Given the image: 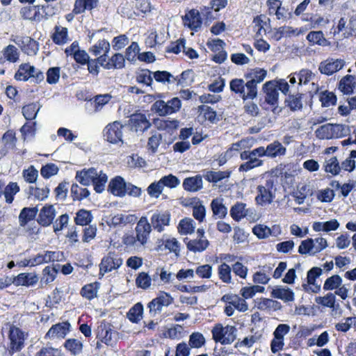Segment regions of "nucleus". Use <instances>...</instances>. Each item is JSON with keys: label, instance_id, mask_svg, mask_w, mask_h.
I'll list each match as a JSON object with an SVG mask.
<instances>
[{"label": "nucleus", "instance_id": "f257e3e1", "mask_svg": "<svg viewBox=\"0 0 356 356\" xmlns=\"http://www.w3.org/2000/svg\"><path fill=\"white\" fill-rule=\"evenodd\" d=\"M266 75V70L254 68L245 74V83L241 79H232L229 83L230 90L244 101L254 99L257 96V84L262 82Z\"/></svg>", "mask_w": 356, "mask_h": 356}, {"label": "nucleus", "instance_id": "f03ea898", "mask_svg": "<svg viewBox=\"0 0 356 356\" xmlns=\"http://www.w3.org/2000/svg\"><path fill=\"white\" fill-rule=\"evenodd\" d=\"M237 329L232 325L223 326L220 323L216 324L211 330L213 339L222 345L232 343L236 338Z\"/></svg>", "mask_w": 356, "mask_h": 356}, {"label": "nucleus", "instance_id": "7ed1b4c3", "mask_svg": "<svg viewBox=\"0 0 356 356\" xmlns=\"http://www.w3.org/2000/svg\"><path fill=\"white\" fill-rule=\"evenodd\" d=\"M257 191L258 194L255 197V201L259 205L264 206L273 202L275 197L273 179H267L264 184L257 186Z\"/></svg>", "mask_w": 356, "mask_h": 356}, {"label": "nucleus", "instance_id": "20e7f679", "mask_svg": "<svg viewBox=\"0 0 356 356\" xmlns=\"http://www.w3.org/2000/svg\"><path fill=\"white\" fill-rule=\"evenodd\" d=\"M119 333L112 328V325L105 321L101 322L97 330V339L106 346L114 347L118 341Z\"/></svg>", "mask_w": 356, "mask_h": 356}, {"label": "nucleus", "instance_id": "39448f33", "mask_svg": "<svg viewBox=\"0 0 356 356\" xmlns=\"http://www.w3.org/2000/svg\"><path fill=\"white\" fill-rule=\"evenodd\" d=\"M181 106V100L174 97L167 102L163 100H157L153 105L152 110L160 116L170 115L179 111Z\"/></svg>", "mask_w": 356, "mask_h": 356}, {"label": "nucleus", "instance_id": "423d86ee", "mask_svg": "<svg viewBox=\"0 0 356 356\" xmlns=\"http://www.w3.org/2000/svg\"><path fill=\"white\" fill-rule=\"evenodd\" d=\"M174 298L166 292L161 291L159 295L152 299L147 305L149 312L152 317H154L162 311L163 307H168L172 304Z\"/></svg>", "mask_w": 356, "mask_h": 356}, {"label": "nucleus", "instance_id": "0eeeda50", "mask_svg": "<svg viewBox=\"0 0 356 356\" xmlns=\"http://www.w3.org/2000/svg\"><path fill=\"white\" fill-rule=\"evenodd\" d=\"M10 346L8 353L13 355L24 347L25 333L19 327L12 326L9 330Z\"/></svg>", "mask_w": 356, "mask_h": 356}, {"label": "nucleus", "instance_id": "6e6552de", "mask_svg": "<svg viewBox=\"0 0 356 356\" xmlns=\"http://www.w3.org/2000/svg\"><path fill=\"white\" fill-rule=\"evenodd\" d=\"M250 161H245L239 165V172H248L264 165V161L259 158L265 156L264 147L261 146L252 150H250Z\"/></svg>", "mask_w": 356, "mask_h": 356}, {"label": "nucleus", "instance_id": "1a4fd4ad", "mask_svg": "<svg viewBox=\"0 0 356 356\" xmlns=\"http://www.w3.org/2000/svg\"><path fill=\"white\" fill-rule=\"evenodd\" d=\"M122 263L123 260L118 252H109L102 259L99 264L100 272L106 273L118 269Z\"/></svg>", "mask_w": 356, "mask_h": 356}, {"label": "nucleus", "instance_id": "9d476101", "mask_svg": "<svg viewBox=\"0 0 356 356\" xmlns=\"http://www.w3.org/2000/svg\"><path fill=\"white\" fill-rule=\"evenodd\" d=\"M151 231V225L147 218L142 216L135 227L136 238L139 242L140 246H143L147 243Z\"/></svg>", "mask_w": 356, "mask_h": 356}, {"label": "nucleus", "instance_id": "9b49d317", "mask_svg": "<svg viewBox=\"0 0 356 356\" xmlns=\"http://www.w3.org/2000/svg\"><path fill=\"white\" fill-rule=\"evenodd\" d=\"M124 126L118 121L108 124L104 129L105 139L111 143L122 141V129Z\"/></svg>", "mask_w": 356, "mask_h": 356}, {"label": "nucleus", "instance_id": "f8f14e48", "mask_svg": "<svg viewBox=\"0 0 356 356\" xmlns=\"http://www.w3.org/2000/svg\"><path fill=\"white\" fill-rule=\"evenodd\" d=\"M171 216L169 211H156L150 218V225L155 231L162 232L170 225Z\"/></svg>", "mask_w": 356, "mask_h": 356}, {"label": "nucleus", "instance_id": "ddd939ff", "mask_svg": "<svg viewBox=\"0 0 356 356\" xmlns=\"http://www.w3.org/2000/svg\"><path fill=\"white\" fill-rule=\"evenodd\" d=\"M13 41L28 56H34L39 49L38 42L29 36H17Z\"/></svg>", "mask_w": 356, "mask_h": 356}, {"label": "nucleus", "instance_id": "4468645a", "mask_svg": "<svg viewBox=\"0 0 356 356\" xmlns=\"http://www.w3.org/2000/svg\"><path fill=\"white\" fill-rule=\"evenodd\" d=\"M344 65V60L329 58L320 63L318 70L321 74L330 76L339 71Z\"/></svg>", "mask_w": 356, "mask_h": 356}, {"label": "nucleus", "instance_id": "2eb2a0df", "mask_svg": "<svg viewBox=\"0 0 356 356\" xmlns=\"http://www.w3.org/2000/svg\"><path fill=\"white\" fill-rule=\"evenodd\" d=\"M129 124L131 129L136 132H144L151 126V123L147 119L146 115L143 113H135L131 115L129 119Z\"/></svg>", "mask_w": 356, "mask_h": 356}, {"label": "nucleus", "instance_id": "dca6fc26", "mask_svg": "<svg viewBox=\"0 0 356 356\" xmlns=\"http://www.w3.org/2000/svg\"><path fill=\"white\" fill-rule=\"evenodd\" d=\"M56 214V212L54 205L45 204L41 209L37 221L40 225L47 227L53 222Z\"/></svg>", "mask_w": 356, "mask_h": 356}, {"label": "nucleus", "instance_id": "f3484780", "mask_svg": "<svg viewBox=\"0 0 356 356\" xmlns=\"http://www.w3.org/2000/svg\"><path fill=\"white\" fill-rule=\"evenodd\" d=\"M183 20L185 26L195 31H197L202 24L200 13L195 9H192L187 13L183 17Z\"/></svg>", "mask_w": 356, "mask_h": 356}, {"label": "nucleus", "instance_id": "a211bd4d", "mask_svg": "<svg viewBox=\"0 0 356 356\" xmlns=\"http://www.w3.org/2000/svg\"><path fill=\"white\" fill-rule=\"evenodd\" d=\"M127 182L120 176L113 178L108 184V191L115 196L124 197Z\"/></svg>", "mask_w": 356, "mask_h": 356}, {"label": "nucleus", "instance_id": "6ab92c4d", "mask_svg": "<svg viewBox=\"0 0 356 356\" xmlns=\"http://www.w3.org/2000/svg\"><path fill=\"white\" fill-rule=\"evenodd\" d=\"M111 99V96L107 94L97 95L89 103L86 104V108L90 113L99 112Z\"/></svg>", "mask_w": 356, "mask_h": 356}, {"label": "nucleus", "instance_id": "aec40b11", "mask_svg": "<svg viewBox=\"0 0 356 356\" xmlns=\"http://www.w3.org/2000/svg\"><path fill=\"white\" fill-rule=\"evenodd\" d=\"M286 153V147L278 140H275L264 147V156L270 159L284 156Z\"/></svg>", "mask_w": 356, "mask_h": 356}, {"label": "nucleus", "instance_id": "412c9836", "mask_svg": "<svg viewBox=\"0 0 356 356\" xmlns=\"http://www.w3.org/2000/svg\"><path fill=\"white\" fill-rule=\"evenodd\" d=\"M68 322L59 323L52 325L45 335V338H64L70 330Z\"/></svg>", "mask_w": 356, "mask_h": 356}, {"label": "nucleus", "instance_id": "4be33fe9", "mask_svg": "<svg viewBox=\"0 0 356 356\" xmlns=\"http://www.w3.org/2000/svg\"><path fill=\"white\" fill-rule=\"evenodd\" d=\"M263 90L266 93L265 102L276 106L278 103L279 92L272 81H267L263 86Z\"/></svg>", "mask_w": 356, "mask_h": 356}, {"label": "nucleus", "instance_id": "5701e85b", "mask_svg": "<svg viewBox=\"0 0 356 356\" xmlns=\"http://www.w3.org/2000/svg\"><path fill=\"white\" fill-rule=\"evenodd\" d=\"M221 300L229 305H232V307H234L239 312H244L248 309V304L245 300L237 295L225 294L222 297Z\"/></svg>", "mask_w": 356, "mask_h": 356}, {"label": "nucleus", "instance_id": "b1692460", "mask_svg": "<svg viewBox=\"0 0 356 356\" xmlns=\"http://www.w3.org/2000/svg\"><path fill=\"white\" fill-rule=\"evenodd\" d=\"M98 172L97 170L94 168L83 170L76 172V179L82 185L88 186L92 183Z\"/></svg>", "mask_w": 356, "mask_h": 356}, {"label": "nucleus", "instance_id": "393cba45", "mask_svg": "<svg viewBox=\"0 0 356 356\" xmlns=\"http://www.w3.org/2000/svg\"><path fill=\"white\" fill-rule=\"evenodd\" d=\"M340 33H342L341 36L343 38H348L352 35L351 29L347 25V19L345 17L340 18L337 26H333L331 29L330 34L335 37L339 35Z\"/></svg>", "mask_w": 356, "mask_h": 356}, {"label": "nucleus", "instance_id": "a878e982", "mask_svg": "<svg viewBox=\"0 0 356 356\" xmlns=\"http://www.w3.org/2000/svg\"><path fill=\"white\" fill-rule=\"evenodd\" d=\"M99 5V0H75L74 13L82 14L86 10H92Z\"/></svg>", "mask_w": 356, "mask_h": 356}, {"label": "nucleus", "instance_id": "bb28decb", "mask_svg": "<svg viewBox=\"0 0 356 356\" xmlns=\"http://www.w3.org/2000/svg\"><path fill=\"white\" fill-rule=\"evenodd\" d=\"M302 96L303 94L298 92L295 95H289L284 100L286 106L293 112L301 111L303 107Z\"/></svg>", "mask_w": 356, "mask_h": 356}, {"label": "nucleus", "instance_id": "cd10ccee", "mask_svg": "<svg viewBox=\"0 0 356 356\" xmlns=\"http://www.w3.org/2000/svg\"><path fill=\"white\" fill-rule=\"evenodd\" d=\"M183 188L185 191L189 192H197L202 188V178L201 175L187 177L184 179Z\"/></svg>", "mask_w": 356, "mask_h": 356}, {"label": "nucleus", "instance_id": "c85d7f7f", "mask_svg": "<svg viewBox=\"0 0 356 356\" xmlns=\"http://www.w3.org/2000/svg\"><path fill=\"white\" fill-rule=\"evenodd\" d=\"M38 212V207H24L19 215V222L21 227L26 226L29 222L35 219Z\"/></svg>", "mask_w": 356, "mask_h": 356}, {"label": "nucleus", "instance_id": "c756f323", "mask_svg": "<svg viewBox=\"0 0 356 356\" xmlns=\"http://www.w3.org/2000/svg\"><path fill=\"white\" fill-rule=\"evenodd\" d=\"M232 174L231 170H225V171H213V170H207L204 174V179L211 183H217L223 179H229Z\"/></svg>", "mask_w": 356, "mask_h": 356}, {"label": "nucleus", "instance_id": "7c9ffc66", "mask_svg": "<svg viewBox=\"0 0 356 356\" xmlns=\"http://www.w3.org/2000/svg\"><path fill=\"white\" fill-rule=\"evenodd\" d=\"M38 277L31 273H20L14 278L13 284L16 286H33L38 282Z\"/></svg>", "mask_w": 356, "mask_h": 356}, {"label": "nucleus", "instance_id": "2f4dec72", "mask_svg": "<svg viewBox=\"0 0 356 356\" xmlns=\"http://www.w3.org/2000/svg\"><path fill=\"white\" fill-rule=\"evenodd\" d=\"M68 30L65 27L56 26L51 35L52 41L58 45H63L67 42Z\"/></svg>", "mask_w": 356, "mask_h": 356}, {"label": "nucleus", "instance_id": "473e14b6", "mask_svg": "<svg viewBox=\"0 0 356 356\" xmlns=\"http://www.w3.org/2000/svg\"><path fill=\"white\" fill-rule=\"evenodd\" d=\"M209 245V242L207 238H195L189 240L186 243L188 250L193 252H201L205 250Z\"/></svg>", "mask_w": 356, "mask_h": 356}, {"label": "nucleus", "instance_id": "72a5a7b5", "mask_svg": "<svg viewBox=\"0 0 356 356\" xmlns=\"http://www.w3.org/2000/svg\"><path fill=\"white\" fill-rule=\"evenodd\" d=\"M137 218L135 215L118 213L111 219L110 224L114 227L134 223Z\"/></svg>", "mask_w": 356, "mask_h": 356}, {"label": "nucleus", "instance_id": "f704fd0d", "mask_svg": "<svg viewBox=\"0 0 356 356\" xmlns=\"http://www.w3.org/2000/svg\"><path fill=\"white\" fill-rule=\"evenodd\" d=\"M63 346L70 353L71 355L76 356L79 355L83 350L82 342L76 339H67Z\"/></svg>", "mask_w": 356, "mask_h": 356}, {"label": "nucleus", "instance_id": "c9c22d12", "mask_svg": "<svg viewBox=\"0 0 356 356\" xmlns=\"http://www.w3.org/2000/svg\"><path fill=\"white\" fill-rule=\"evenodd\" d=\"M40 108L39 102L30 103L22 107V114L26 120H33L36 118Z\"/></svg>", "mask_w": 356, "mask_h": 356}, {"label": "nucleus", "instance_id": "e433bc0d", "mask_svg": "<svg viewBox=\"0 0 356 356\" xmlns=\"http://www.w3.org/2000/svg\"><path fill=\"white\" fill-rule=\"evenodd\" d=\"M211 207L213 216L217 218H223L227 213V209L223 204L222 199H213L211 201Z\"/></svg>", "mask_w": 356, "mask_h": 356}, {"label": "nucleus", "instance_id": "4c0bfd02", "mask_svg": "<svg viewBox=\"0 0 356 356\" xmlns=\"http://www.w3.org/2000/svg\"><path fill=\"white\" fill-rule=\"evenodd\" d=\"M246 204L243 202H237L232 207L230 216L235 221H239L248 215V210L245 209Z\"/></svg>", "mask_w": 356, "mask_h": 356}, {"label": "nucleus", "instance_id": "58836bf2", "mask_svg": "<svg viewBox=\"0 0 356 356\" xmlns=\"http://www.w3.org/2000/svg\"><path fill=\"white\" fill-rule=\"evenodd\" d=\"M272 296L275 298L281 299L285 302H291L294 300V293L290 289H285L281 286L274 289L272 291Z\"/></svg>", "mask_w": 356, "mask_h": 356}, {"label": "nucleus", "instance_id": "ea45409f", "mask_svg": "<svg viewBox=\"0 0 356 356\" xmlns=\"http://www.w3.org/2000/svg\"><path fill=\"white\" fill-rule=\"evenodd\" d=\"M323 273V270L319 267H313L308 270L307 275V283L309 285L314 286V289L312 290L314 293H317L321 289L320 285L316 284V280Z\"/></svg>", "mask_w": 356, "mask_h": 356}, {"label": "nucleus", "instance_id": "a19ab883", "mask_svg": "<svg viewBox=\"0 0 356 356\" xmlns=\"http://www.w3.org/2000/svg\"><path fill=\"white\" fill-rule=\"evenodd\" d=\"M336 296L332 293H328L325 296H318L315 298V302L324 307L332 308L333 310L337 309L339 305H335Z\"/></svg>", "mask_w": 356, "mask_h": 356}, {"label": "nucleus", "instance_id": "79ce46f5", "mask_svg": "<svg viewBox=\"0 0 356 356\" xmlns=\"http://www.w3.org/2000/svg\"><path fill=\"white\" fill-rule=\"evenodd\" d=\"M125 58L124 56L120 53H116L108 60L105 69H122L124 67Z\"/></svg>", "mask_w": 356, "mask_h": 356}, {"label": "nucleus", "instance_id": "37998d69", "mask_svg": "<svg viewBox=\"0 0 356 356\" xmlns=\"http://www.w3.org/2000/svg\"><path fill=\"white\" fill-rule=\"evenodd\" d=\"M33 69L29 63H22L19 66L18 70L15 74V79L17 81H28L31 76V73L33 72Z\"/></svg>", "mask_w": 356, "mask_h": 356}, {"label": "nucleus", "instance_id": "c03bdc74", "mask_svg": "<svg viewBox=\"0 0 356 356\" xmlns=\"http://www.w3.org/2000/svg\"><path fill=\"white\" fill-rule=\"evenodd\" d=\"M143 306L142 303L138 302L135 304L128 312L127 318L132 322L137 323H138L143 316Z\"/></svg>", "mask_w": 356, "mask_h": 356}, {"label": "nucleus", "instance_id": "a18cd8bd", "mask_svg": "<svg viewBox=\"0 0 356 356\" xmlns=\"http://www.w3.org/2000/svg\"><path fill=\"white\" fill-rule=\"evenodd\" d=\"M153 72L147 69H142L136 72V79L138 83H143L147 86H151L153 82L152 76Z\"/></svg>", "mask_w": 356, "mask_h": 356}, {"label": "nucleus", "instance_id": "49530a36", "mask_svg": "<svg viewBox=\"0 0 356 356\" xmlns=\"http://www.w3.org/2000/svg\"><path fill=\"white\" fill-rule=\"evenodd\" d=\"M232 268L225 262L221 264L218 268L219 279L224 283L232 282Z\"/></svg>", "mask_w": 356, "mask_h": 356}, {"label": "nucleus", "instance_id": "de8ad7c7", "mask_svg": "<svg viewBox=\"0 0 356 356\" xmlns=\"http://www.w3.org/2000/svg\"><path fill=\"white\" fill-rule=\"evenodd\" d=\"M153 77L156 81L165 83H175L176 81L175 76L167 71H156L153 72Z\"/></svg>", "mask_w": 356, "mask_h": 356}, {"label": "nucleus", "instance_id": "09e8293b", "mask_svg": "<svg viewBox=\"0 0 356 356\" xmlns=\"http://www.w3.org/2000/svg\"><path fill=\"white\" fill-rule=\"evenodd\" d=\"M92 220L90 211L86 209H80L76 213L74 222L77 225L85 226L88 225Z\"/></svg>", "mask_w": 356, "mask_h": 356}, {"label": "nucleus", "instance_id": "8fccbe9b", "mask_svg": "<svg viewBox=\"0 0 356 356\" xmlns=\"http://www.w3.org/2000/svg\"><path fill=\"white\" fill-rule=\"evenodd\" d=\"M19 186L16 182H10L4 188L3 195L6 202L11 204L14 200V196L19 191Z\"/></svg>", "mask_w": 356, "mask_h": 356}, {"label": "nucleus", "instance_id": "3c124183", "mask_svg": "<svg viewBox=\"0 0 356 356\" xmlns=\"http://www.w3.org/2000/svg\"><path fill=\"white\" fill-rule=\"evenodd\" d=\"M107 181L108 177L106 174L104 173L102 171H99L92 183L94 186V190L98 193H102L104 191Z\"/></svg>", "mask_w": 356, "mask_h": 356}, {"label": "nucleus", "instance_id": "603ef678", "mask_svg": "<svg viewBox=\"0 0 356 356\" xmlns=\"http://www.w3.org/2000/svg\"><path fill=\"white\" fill-rule=\"evenodd\" d=\"M307 40L313 44H317L321 46L328 44L327 40L325 38L322 31H311L307 35Z\"/></svg>", "mask_w": 356, "mask_h": 356}, {"label": "nucleus", "instance_id": "864d4df0", "mask_svg": "<svg viewBox=\"0 0 356 356\" xmlns=\"http://www.w3.org/2000/svg\"><path fill=\"white\" fill-rule=\"evenodd\" d=\"M353 79L351 75H346L340 81L339 88L343 94L348 95L353 92Z\"/></svg>", "mask_w": 356, "mask_h": 356}, {"label": "nucleus", "instance_id": "5fc2aeb1", "mask_svg": "<svg viewBox=\"0 0 356 356\" xmlns=\"http://www.w3.org/2000/svg\"><path fill=\"white\" fill-rule=\"evenodd\" d=\"M319 100L321 102L322 106L329 107L336 104L337 97L333 92L325 90L320 93Z\"/></svg>", "mask_w": 356, "mask_h": 356}, {"label": "nucleus", "instance_id": "6e6d98bb", "mask_svg": "<svg viewBox=\"0 0 356 356\" xmlns=\"http://www.w3.org/2000/svg\"><path fill=\"white\" fill-rule=\"evenodd\" d=\"M324 168L325 172L331 173L332 175H337L341 171V167L336 156H332L326 160Z\"/></svg>", "mask_w": 356, "mask_h": 356}, {"label": "nucleus", "instance_id": "4d7b16f0", "mask_svg": "<svg viewBox=\"0 0 356 356\" xmlns=\"http://www.w3.org/2000/svg\"><path fill=\"white\" fill-rule=\"evenodd\" d=\"M314 242L313 238H307L302 241L298 247V252L300 254L315 255L316 252H314Z\"/></svg>", "mask_w": 356, "mask_h": 356}, {"label": "nucleus", "instance_id": "13d9d810", "mask_svg": "<svg viewBox=\"0 0 356 356\" xmlns=\"http://www.w3.org/2000/svg\"><path fill=\"white\" fill-rule=\"evenodd\" d=\"M342 284V279L338 275H334L326 279L323 284L325 291H332L338 289Z\"/></svg>", "mask_w": 356, "mask_h": 356}, {"label": "nucleus", "instance_id": "bf43d9fd", "mask_svg": "<svg viewBox=\"0 0 356 356\" xmlns=\"http://www.w3.org/2000/svg\"><path fill=\"white\" fill-rule=\"evenodd\" d=\"M298 79V85H306L314 79L315 74L309 69H302L296 72Z\"/></svg>", "mask_w": 356, "mask_h": 356}, {"label": "nucleus", "instance_id": "052dcab7", "mask_svg": "<svg viewBox=\"0 0 356 356\" xmlns=\"http://www.w3.org/2000/svg\"><path fill=\"white\" fill-rule=\"evenodd\" d=\"M315 134L319 139L333 138L332 124H326L321 126L316 130Z\"/></svg>", "mask_w": 356, "mask_h": 356}, {"label": "nucleus", "instance_id": "680f3d73", "mask_svg": "<svg viewBox=\"0 0 356 356\" xmlns=\"http://www.w3.org/2000/svg\"><path fill=\"white\" fill-rule=\"evenodd\" d=\"M206 340L200 332H193L189 336L188 344L191 348H200L205 344Z\"/></svg>", "mask_w": 356, "mask_h": 356}, {"label": "nucleus", "instance_id": "e2e57ef3", "mask_svg": "<svg viewBox=\"0 0 356 356\" xmlns=\"http://www.w3.org/2000/svg\"><path fill=\"white\" fill-rule=\"evenodd\" d=\"M152 279L145 272L139 273L136 279V285L138 288L146 290L151 286Z\"/></svg>", "mask_w": 356, "mask_h": 356}, {"label": "nucleus", "instance_id": "0e129e2a", "mask_svg": "<svg viewBox=\"0 0 356 356\" xmlns=\"http://www.w3.org/2000/svg\"><path fill=\"white\" fill-rule=\"evenodd\" d=\"M4 58L10 63H15L19 59L17 49L13 44H9L3 51Z\"/></svg>", "mask_w": 356, "mask_h": 356}, {"label": "nucleus", "instance_id": "69168bd1", "mask_svg": "<svg viewBox=\"0 0 356 356\" xmlns=\"http://www.w3.org/2000/svg\"><path fill=\"white\" fill-rule=\"evenodd\" d=\"M110 50V43L106 40H99L90 49V51L94 56L99 55L102 51L108 53Z\"/></svg>", "mask_w": 356, "mask_h": 356}, {"label": "nucleus", "instance_id": "338daca9", "mask_svg": "<svg viewBox=\"0 0 356 356\" xmlns=\"http://www.w3.org/2000/svg\"><path fill=\"white\" fill-rule=\"evenodd\" d=\"M194 221L191 218L181 220L178 226L179 232L181 234H188L194 232Z\"/></svg>", "mask_w": 356, "mask_h": 356}, {"label": "nucleus", "instance_id": "774afa93", "mask_svg": "<svg viewBox=\"0 0 356 356\" xmlns=\"http://www.w3.org/2000/svg\"><path fill=\"white\" fill-rule=\"evenodd\" d=\"M35 356H66L59 348L53 347H42Z\"/></svg>", "mask_w": 356, "mask_h": 356}]
</instances>
